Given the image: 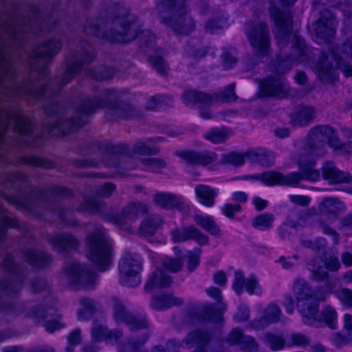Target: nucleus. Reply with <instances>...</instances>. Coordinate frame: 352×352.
Listing matches in <instances>:
<instances>
[{
    "mask_svg": "<svg viewBox=\"0 0 352 352\" xmlns=\"http://www.w3.org/2000/svg\"><path fill=\"white\" fill-rule=\"evenodd\" d=\"M164 223V221L160 216L157 214L151 215L141 222L138 233L144 238L151 237L156 234Z\"/></svg>",
    "mask_w": 352,
    "mask_h": 352,
    "instance_id": "nucleus-28",
    "label": "nucleus"
},
{
    "mask_svg": "<svg viewBox=\"0 0 352 352\" xmlns=\"http://www.w3.org/2000/svg\"><path fill=\"white\" fill-rule=\"evenodd\" d=\"M107 328L94 321L91 328V337L95 342H100L106 338L107 333Z\"/></svg>",
    "mask_w": 352,
    "mask_h": 352,
    "instance_id": "nucleus-60",
    "label": "nucleus"
},
{
    "mask_svg": "<svg viewBox=\"0 0 352 352\" xmlns=\"http://www.w3.org/2000/svg\"><path fill=\"white\" fill-rule=\"evenodd\" d=\"M171 240L175 243H183L189 240L195 241L199 245H207L209 242L208 236L201 232L194 226L177 227L170 231Z\"/></svg>",
    "mask_w": 352,
    "mask_h": 352,
    "instance_id": "nucleus-19",
    "label": "nucleus"
},
{
    "mask_svg": "<svg viewBox=\"0 0 352 352\" xmlns=\"http://www.w3.org/2000/svg\"><path fill=\"white\" fill-rule=\"evenodd\" d=\"M247 157L253 162H256L263 166L270 167L275 162L274 154L265 148H256L248 151Z\"/></svg>",
    "mask_w": 352,
    "mask_h": 352,
    "instance_id": "nucleus-35",
    "label": "nucleus"
},
{
    "mask_svg": "<svg viewBox=\"0 0 352 352\" xmlns=\"http://www.w3.org/2000/svg\"><path fill=\"white\" fill-rule=\"evenodd\" d=\"M335 295L344 306L352 309V290L342 288L336 291Z\"/></svg>",
    "mask_w": 352,
    "mask_h": 352,
    "instance_id": "nucleus-62",
    "label": "nucleus"
},
{
    "mask_svg": "<svg viewBox=\"0 0 352 352\" xmlns=\"http://www.w3.org/2000/svg\"><path fill=\"white\" fill-rule=\"evenodd\" d=\"M31 16L19 17L18 16L10 19L3 23V28L11 36L17 38L21 32H31L38 34L50 31L47 21L43 19V14L39 8L31 6L30 8Z\"/></svg>",
    "mask_w": 352,
    "mask_h": 352,
    "instance_id": "nucleus-8",
    "label": "nucleus"
},
{
    "mask_svg": "<svg viewBox=\"0 0 352 352\" xmlns=\"http://www.w3.org/2000/svg\"><path fill=\"white\" fill-rule=\"evenodd\" d=\"M311 343L309 337L300 333H292L289 336V341L287 343V346L291 347L293 346L305 348Z\"/></svg>",
    "mask_w": 352,
    "mask_h": 352,
    "instance_id": "nucleus-53",
    "label": "nucleus"
},
{
    "mask_svg": "<svg viewBox=\"0 0 352 352\" xmlns=\"http://www.w3.org/2000/svg\"><path fill=\"white\" fill-rule=\"evenodd\" d=\"M292 53L283 58L279 57L278 65L276 68L277 72L283 74L289 72L293 64L299 63L306 58L307 48L304 40L298 35H294L292 40Z\"/></svg>",
    "mask_w": 352,
    "mask_h": 352,
    "instance_id": "nucleus-16",
    "label": "nucleus"
},
{
    "mask_svg": "<svg viewBox=\"0 0 352 352\" xmlns=\"http://www.w3.org/2000/svg\"><path fill=\"white\" fill-rule=\"evenodd\" d=\"M162 21L177 34L188 35L195 30V22L188 14V9L170 17H162Z\"/></svg>",
    "mask_w": 352,
    "mask_h": 352,
    "instance_id": "nucleus-18",
    "label": "nucleus"
},
{
    "mask_svg": "<svg viewBox=\"0 0 352 352\" xmlns=\"http://www.w3.org/2000/svg\"><path fill=\"white\" fill-rule=\"evenodd\" d=\"M62 43L58 39H52L36 47L30 55V65L33 69L40 70L41 78L47 75L46 64L58 54Z\"/></svg>",
    "mask_w": 352,
    "mask_h": 352,
    "instance_id": "nucleus-11",
    "label": "nucleus"
},
{
    "mask_svg": "<svg viewBox=\"0 0 352 352\" xmlns=\"http://www.w3.org/2000/svg\"><path fill=\"white\" fill-rule=\"evenodd\" d=\"M247 279L244 277L243 274L240 270L234 272V280L232 288L237 295L240 296L243 292V288L245 287Z\"/></svg>",
    "mask_w": 352,
    "mask_h": 352,
    "instance_id": "nucleus-61",
    "label": "nucleus"
},
{
    "mask_svg": "<svg viewBox=\"0 0 352 352\" xmlns=\"http://www.w3.org/2000/svg\"><path fill=\"white\" fill-rule=\"evenodd\" d=\"M270 14L277 29L276 38L278 45L282 48L288 43L292 28V16L289 12L281 11L272 3L270 7Z\"/></svg>",
    "mask_w": 352,
    "mask_h": 352,
    "instance_id": "nucleus-15",
    "label": "nucleus"
},
{
    "mask_svg": "<svg viewBox=\"0 0 352 352\" xmlns=\"http://www.w3.org/2000/svg\"><path fill=\"white\" fill-rule=\"evenodd\" d=\"M81 308L77 311V317L79 320H89L96 313L98 303L89 298H82L79 300Z\"/></svg>",
    "mask_w": 352,
    "mask_h": 352,
    "instance_id": "nucleus-39",
    "label": "nucleus"
},
{
    "mask_svg": "<svg viewBox=\"0 0 352 352\" xmlns=\"http://www.w3.org/2000/svg\"><path fill=\"white\" fill-rule=\"evenodd\" d=\"M156 204L163 208H176L182 210L186 208V204L183 197L170 193H158L154 197Z\"/></svg>",
    "mask_w": 352,
    "mask_h": 352,
    "instance_id": "nucleus-29",
    "label": "nucleus"
},
{
    "mask_svg": "<svg viewBox=\"0 0 352 352\" xmlns=\"http://www.w3.org/2000/svg\"><path fill=\"white\" fill-rule=\"evenodd\" d=\"M148 212V206L141 202H132L126 205L116 218V221L124 224L128 221L134 222L139 217Z\"/></svg>",
    "mask_w": 352,
    "mask_h": 352,
    "instance_id": "nucleus-24",
    "label": "nucleus"
},
{
    "mask_svg": "<svg viewBox=\"0 0 352 352\" xmlns=\"http://www.w3.org/2000/svg\"><path fill=\"white\" fill-rule=\"evenodd\" d=\"M142 261L135 254H127L119 262L120 283L123 286L135 287L141 283L140 273Z\"/></svg>",
    "mask_w": 352,
    "mask_h": 352,
    "instance_id": "nucleus-10",
    "label": "nucleus"
},
{
    "mask_svg": "<svg viewBox=\"0 0 352 352\" xmlns=\"http://www.w3.org/2000/svg\"><path fill=\"white\" fill-rule=\"evenodd\" d=\"M184 300L180 297L171 295H161L153 296L151 300V307L156 310H163L175 305H182Z\"/></svg>",
    "mask_w": 352,
    "mask_h": 352,
    "instance_id": "nucleus-38",
    "label": "nucleus"
},
{
    "mask_svg": "<svg viewBox=\"0 0 352 352\" xmlns=\"http://www.w3.org/2000/svg\"><path fill=\"white\" fill-rule=\"evenodd\" d=\"M87 256L100 271H106L111 263L112 247L105 229L97 226L87 237Z\"/></svg>",
    "mask_w": 352,
    "mask_h": 352,
    "instance_id": "nucleus-7",
    "label": "nucleus"
},
{
    "mask_svg": "<svg viewBox=\"0 0 352 352\" xmlns=\"http://www.w3.org/2000/svg\"><path fill=\"white\" fill-rule=\"evenodd\" d=\"M111 302L115 320L118 322H125L131 314L126 310L123 302L119 298L113 297Z\"/></svg>",
    "mask_w": 352,
    "mask_h": 352,
    "instance_id": "nucleus-47",
    "label": "nucleus"
},
{
    "mask_svg": "<svg viewBox=\"0 0 352 352\" xmlns=\"http://www.w3.org/2000/svg\"><path fill=\"white\" fill-rule=\"evenodd\" d=\"M203 314L207 320L217 322L221 320L222 310L221 308L217 309L214 305L210 304L204 306Z\"/></svg>",
    "mask_w": 352,
    "mask_h": 352,
    "instance_id": "nucleus-56",
    "label": "nucleus"
},
{
    "mask_svg": "<svg viewBox=\"0 0 352 352\" xmlns=\"http://www.w3.org/2000/svg\"><path fill=\"white\" fill-rule=\"evenodd\" d=\"M68 346L65 348L66 352H73L74 346L81 342L80 329L77 328L72 331L67 336Z\"/></svg>",
    "mask_w": 352,
    "mask_h": 352,
    "instance_id": "nucleus-63",
    "label": "nucleus"
},
{
    "mask_svg": "<svg viewBox=\"0 0 352 352\" xmlns=\"http://www.w3.org/2000/svg\"><path fill=\"white\" fill-rule=\"evenodd\" d=\"M292 289L297 308L303 317L304 323L314 325L317 321L316 316L319 309L318 303L314 301V290L305 279L300 278L295 280Z\"/></svg>",
    "mask_w": 352,
    "mask_h": 352,
    "instance_id": "nucleus-9",
    "label": "nucleus"
},
{
    "mask_svg": "<svg viewBox=\"0 0 352 352\" xmlns=\"http://www.w3.org/2000/svg\"><path fill=\"white\" fill-rule=\"evenodd\" d=\"M148 339L147 335H144L141 338L129 339L119 346L118 352H138Z\"/></svg>",
    "mask_w": 352,
    "mask_h": 352,
    "instance_id": "nucleus-45",
    "label": "nucleus"
},
{
    "mask_svg": "<svg viewBox=\"0 0 352 352\" xmlns=\"http://www.w3.org/2000/svg\"><path fill=\"white\" fill-rule=\"evenodd\" d=\"M6 127H12L18 133L25 136L26 144L34 146L33 142L34 132L33 125L31 121L20 113L9 114L8 116V124Z\"/></svg>",
    "mask_w": 352,
    "mask_h": 352,
    "instance_id": "nucleus-21",
    "label": "nucleus"
},
{
    "mask_svg": "<svg viewBox=\"0 0 352 352\" xmlns=\"http://www.w3.org/2000/svg\"><path fill=\"white\" fill-rule=\"evenodd\" d=\"M247 157L246 154H241L235 152H232L223 155V160L226 163L231 164L235 166H240L245 162V157Z\"/></svg>",
    "mask_w": 352,
    "mask_h": 352,
    "instance_id": "nucleus-59",
    "label": "nucleus"
},
{
    "mask_svg": "<svg viewBox=\"0 0 352 352\" xmlns=\"http://www.w3.org/2000/svg\"><path fill=\"white\" fill-rule=\"evenodd\" d=\"M235 85L234 82L231 83L223 91L211 95L213 102H230L235 101L237 98L234 93Z\"/></svg>",
    "mask_w": 352,
    "mask_h": 352,
    "instance_id": "nucleus-48",
    "label": "nucleus"
},
{
    "mask_svg": "<svg viewBox=\"0 0 352 352\" xmlns=\"http://www.w3.org/2000/svg\"><path fill=\"white\" fill-rule=\"evenodd\" d=\"M228 132L229 130L226 128H213L206 133L204 137L214 144H220L228 139Z\"/></svg>",
    "mask_w": 352,
    "mask_h": 352,
    "instance_id": "nucleus-49",
    "label": "nucleus"
},
{
    "mask_svg": "<svg viewBox=\"0 0 352 352\" xmlns=\"http://www.w3.org/2000/svg\"><path fill=\"white\" fill-rule=\"evenodd\" d=\"M23 254L26 261L34 268H45L52 261V257L49 254L36 249H28Z\"/></svg>",
    "mask_w": 352,
    "mask_h": 352,
    "instance_id": "nucleus-32",
    "label": "nucleus"
},
{
    "mask_svg": "<svg viewBox=\"0 0 352 352\" xmlns=\"http://www.w3.org/2000/svg\"><path fill=\"white\" fill-rule=\"evenodd\" d=\"M3 185L5 189L13 188L17 192L15 195H9L1 192V196L8 201L30 212L49 211L65 226L77 225L73 211L63 208L60 204V198L69 197L73 195L70 189L54 186L46 190H36L30 185L29 178L20 173L7 174L3 179Z\"/></svg>",
    "mask_w": 352,
    "mask_h": 352,
    "instance_id": "nucleus-2",
    "label": "nucleus"
},
{
    "mask_svg": "<svg viewBox=\"0 0 352 352\" xmlns=\"http://www.w3.org/2000/svg\"><path fill=\"white\" fill-rule=\"evenodd\" d=\"M261 97L286 98L289 89L285 78L283 77H269L259 83Z\"/></svg>",
    "mask_w": 352,
    "mask_h": 352,
    "instance_id": "nucleus-17",
    "label": "nucleus"
},
{
    "mask_svg": "<svg viewBox=\"0 0 352 352\" xmlns=\"http://www.w3.org/2000/svg\"><path fill=\"white\" fill-rule=\"evenodd\" d=\"M124 323L133 331L147 329L148 327V322L146 317L141 315H133L131 314Z\"/></svg>",
    "mask_w": 352,
    "mask_h": 352,
    "instance_id": "nucleus-52",
    "label": "nucleus"
},
{
    "mask_svg": "<svg viewBox=\"0 0 352 352\" xmlns=\"http://www.w3.org/2000/svg\"><path fill=\"white\" fill-rule=\"evenodd\" d=\"M198 201L206 207H212L215 202L217 191L207 185L199 184L195 188Z\"/></svg>",
    "mask_w": 352,
    "mask_h": 352,
    "instance_id": "nucleus-37",
    "label": "nucleus"
},
{
    "mask_svg": "<svg viewBox=\"0 0 352 352\" xmlns=\"http://www.w3.org/2000/svg\"><path fill=\"white\" fill-rule=\"evenodd\" d=\"M107 14L104 21L88 19L85 32L111 43H129L139 37L142 44L149 45L155 41V36L150 30H142L138 17L129 14L122 3L113 2Z\"/></svg>",
    "mask_w": 352,
    "mask_h": 352,
    "instance_id": "nucleus-4",
    "label": "nucleus"
},
{
    "mask_svg": "<svg viewBox=\"0 0 352 352\" xmlns=\"http://www.w3.org/2000/svg\"><path fill=\"white\" fill-rule=\"evenodd\" d=\"M30 285L33 293H39L42 292L49 293L50 292V284L43 278H34L32 280Z\"/></svg>",
    "mask_w": 352,
    "mask_h": 352,
    "instance_id": "nucleus-64",
    "label": "nucleus"
},
{
    "mask_svg": "<svg viewBox=\"0 0 352 352\" xmlns=\"http://www.w3.org/2000/svg\"><path fill=\"white\" fill-rule=\"evenodd\" d=\"M274 221V217L270 213H263L254 217L252 222V226L260 230L270 229Z\"/></svg>",
    "mask_w": 352,
    "mask_h": 352,
    "instance_id": "nucleus-50",
    "label": "nucleus"
},
{
    "mask_svg": "<svg viewBox=\"0 0 352 352\" xmlns=\"http://www.w3.org/2000/svg\"><path fill=\"white\" fill-rule=\"evenodd\" d=\"M182 99L184 104L190 107L204 108L210 106L213 102V98L211 95L204 92L188 90L183 93Z\"/></svg>",
    "mask_w": 352,
    "mask_h": 352,
    "instance_id": "nucleus-26",
    "label": "nucleus"
},
{
    "mask_svg": "<svg viewBox=\"0 0 352 352\" xmlns=\"http://www.w3.org/2000/svg\"><path fill=\"white\" fill-rule=\"evenodd\" d=\"M322 316L327 326L332 329L337 328V313L331 306H326L322 311Z\"/></svg>",
    "mask_w": 352,
    "mask_h": 352,
    "instance_id": "nucleus-55",
    "label": "nucleus"
},
{
    "mask_svg": "<svg viewBox=\"0 0 352 352\" xmlns=\"http://www.w3.org/2000/svg\"><path fill=\"white\" fill-rule=\"evenodd\" d=\"M263 341L273 351H280L287 346L282 333L267 332L263 336Z\"/></svg>",
    "mask_w": 352,
    "mask_h": 352,
    "instance_id": "nucleus-43",
    "label": "nucleus"
},
{
    "mask_svg": "<svg viewBox=\"0 0 352 352\" xmlns=\"http://www.w3.org/2000/svg\"><path fill=\"white\" fill-rule=\"evenodd\" d=\"M22 162L25 164L36 167L51 168L53 166V164L50 161L38 157L35 155L25 156L23 158Z\"/></svg>",
    "mask_w": 352,
    "mask_h": 352,
    "instance_id": "nucleus-58",
    "label": "nucleus"
},
{
    "mask_svg": "<svg viewBox=\"0 0 352 352\" xmlns=\"http://www.w3.org/2000/svg\"><path fill=\"white\" fill-rule=\"evenodd\" d=\"M337 21L333 14L325 9L320 13L319 19L315 24V32L317 37L329 42L336 34Z\"/></svg>",
    "mask_w": 352,
    "mask_h": 352,
    "instance_id": "nucleus-20",
    "label": "nucleus"
},
{
    "mask_svg": "<svg viewBox=\"0 0 352 352\" xmlns=\"http://www.w3.org/2000/svg\"><path fill=\"white\" fill-rule=\"evenodd\" d=\"M1 267L9 275L0 278V316L13 318L23 314L25 317L33 318L36 322H43L49 316L60 318L56 309L50 307L43 309L34 302H26L20 305L6 302V298L13 299L19 296L23 288L25 275L22 267L14 261L10 254L5 256Z\"/></svg>",
    "mask_w": 352,
    "mask_h": 352,
    "instance_id": "nucleus-5",
    "label": "nucleus"
},
{
    "mask_svg": "<svg viewBox=\"0 0 352 352\" xmlns=\"http://www.w3.org/2000/svg\"><path fill=\"white\" fill-rule=\"evenodd\" d=\"M18 226L17 220L12 217L5 208L0 207V241L4 239L8 228Z\"/></svg>",
    "mask_w": 352,
    "mask_h": 352,
    "instance_id": "nucleus-44",
    "label": "nucleus"
},
{
    "mask_svg": "<svg viewBox=\"0 0 352 352\" xmlns=\"http://www.w3.org/2000/svg\"><path fill=\"white\" fill-rule=\"evenodd\" d=\"M64 274L69 283L76 289L94 287L96 274L77 261L67 262L65 265Z\"/></svg>",
    "mask_w": 352,
    "mask_h": 352,
    "instance_id": "nucleus-12",
    "label": "nucleus"
},
{
    "mask_svg": "<svg viewBox=\"0 0 352 352\" xmlns=\"http://www.w3.org/2000/svg\"><path fill=\"white\" fill-rule=\"evenodd\" d=\"M142 164H144L148 170L157 173L162 168L166 166V163L162 159L155 158H143L141 159Z\"/></svg>",
    "mask_w": 352,
    "mask_h": 352,
    "instance_id": "nucleus-57",
    "label": "nucleus"
},
{
    "mask_svg": "<svg viewBox=\"0 0 352 352\" xmlns=\"http://www.w3.org/2000/svg\"><path fill=\"white\" fill-rule=\"evenodd\" d=\"M330 60L335 62L336 67L340 68L346 77L352 76V66L343 60L342 54L338 55L334 50H332L330 51V54L322 52L316 65L320 80L327 81L332 78L333 66Z\"/></svg>",
    "mask_w": 352,
    "mask_h": 352,
    "instance_id": "nucleus-13",
    "label": "nucleus"
},
{
    "mask_svg": "<svg viewBox=\"0 0 352 352\" xmlns=\"http://www.w3.org/2000/svg\"><path fill=\"white\" fill-rule=\"evenodd\" d=\"M337 133L334 129L328 125H318L312 128L307 136V142L298 160L300 172H292L283 175L278 171H267L261 174L248 175L247 179L263 182L267 186H296L302 180L316 182L320 179L318 170L314 168L315 157L326 154L327 144L336 146Z\"/></svg>",
    "mask_w": 352,
    "mask_h": 352,
    "instance_id": "nucleus-3",
    "label": "nucleus"
},
{
    "mask_svg": "<svg viewBox=\"0 0 352 352\" xmlns=\"http://www.w3.org/2000/svg\"><path fill=\"white\" fill-rule=\"evenodd\" d=\"M95 58L96 54L94 47L87 41H80L77 50L72 53L71 58L68 60L63 75L57 80V85L55 88H52L49 83L39 86L28 84L19 87L16 91V94L21 98L35 99H41L56 95L80 73L84 67L94 61Z\"/></svg>",
    "mask_w": 352,
    "mask_h": 352,
    "instance_id": "nucleus-6",
    "label": "nucleus"
},
{
    "mask_svg": "<svg viewBox=\"0 0 352 352\" xmlns=\"http://www.w3.org/2000/svg\"><path fill=\"white\" fill-rule=\"evenodd\" d=\"M281 311L279 307L274 303L270 304L265 309L264 316L252 322V327L256 329H261L267 325L279 321Z\"/></svg>",
    "mask_w": 352,
    "mask_h": 352,
    "instance_id": "nucleus-30",
    "label": "nucleus"
},
{
    "mask_svg": "<svg viewBox=\"0 0 352 352\" xmlns=\"http://www.w3.org/2000/svg\"><path fill=\"white\" fill-rule=\"evenodd\" d=\"M148 62L152 68L156 72L162 76H165L168 74L170 67L166 60L160 55H151L148 56Z\"/></svg>",
    "mask_w": 352,
    "mask_h": 352,
    "instance_id": "nucleus-46",
    "label": "nucleus"
},
{
    "mask_svg": "<svg viewBox=\"0 0 352 352\" xmlns=\"http://www.w3.org/2000/svg\"><path fill=\"white\" fill-rule=\"evenodd\" d=\"M179 156L194 165L206 166L217 160L214 153H199L194 151L182 152Z\"/></svg>",
    "mask_w": 352,
    "mask_h": 352,
    "instance_id": "nucleus-33",
    "label": "nucleus"
},
{
    "mask_svg": "<svg viewBox=\"0 0 352 352\" xmlns=\"http://www.w3.org/2000/svg\"><path fill=\"white\" fill-rule=\"evenodd\" d=\"M164 140L162 137H153L151 138H148L144 141H138L136 142L131 151L132 154H138L143 155H157L160 152V148L157 146H151L148 143L153 142L157 143Z\"/></svg>",
    "mask_w": 352,
    "mask_h": 352,
    "instance_id": "nucleus-34",
    "label": "nucleus"
},
{
    "mask_svg": "<svg viewBox=\"0 0 352 352\" xmlns=\"http://www.w3.org/2000/svg\"><path fill=\"white\" fill-rule=\"evenodd\" d=\"M322 177L329 184H342L351 182V175L340 170L331 162H325L322 167Z\"/></svg>",
    "mask_w": 352,
    "mask_h": 352,
    "instance_id": "nucleus-25",
    "label": "nucleus"
},
{
    "mask_svg": "<svg viewBox=\"0 0 352 352\" xmlns=\"http://www.w3.org/2000/svg\"><path fill=\"white\" fill-rule=\"evenodd\" d=\"M115 89H103L93 98L79 99L71 109H66L56 102L47 104L44 110L49 116H58L56 121L45 124V130L52 136L65 135L85 124L88 116L102 108H108L106 117L110 120L116 119H136L142 112L127 102H118Z\"/></svg>",
    "mask_w": 352,
    "mask_h": 352,
    "instance_id": "nucleus-1",
    "label": "nucleus"
},
{
    "mask_svg": "<svg viewBox=\"0 0 352 352\" xmlns=\"http://www.w3.org/2000/svg\"><path fill=\"white\" fill-rule=\"evenodd\" d=\"M316 117L315 108L309 105L298 107L291 115V123L295 126L309 125Z\"/></svg>",
    "mask_w": 352,
    "mask_h": 352,
    "instance_id": "nucleus-27",
    "label": "nucleus"
},
{
    "mask_svg": "<svg viewBox=\"0 0 352 352\" xmlns=\"http://www.w3.org/2000/svg\"><path fill=\"white\" fill-rule=\"evenodd\" d=\"M307 269L311 273V279L315 281L325 280L324 291L326 293H332L336 287L338 280L328 279L329 274L326 266L319 258H314L307 265Z\"/></svg>",
    "mask_w": 352,
    "mask_h": 352,
    "instance_id": "nucleus-22",
    "label": "nucleus"
},
{
    "mask_svg": "<svg viewBox=\"0 0 352 352\" xmlns=\"http://www.w3.org/2000/svg\"><path fill=\"white\" fill-rule=\"evenodd\" d=\"M172 283V277L162 270L157 268L149 276V279L144 287V289L148 292L154 288L160 289L169 287Z\"/></svg>",
    "mask_w": 352,
    "mask_h": 352,
    "instance_id": "nucleus-31",
    "label": "nucleus"
},
{
    "mask_svg": "<svg viewBox=\"0 0 352 352\" xmlns=\"http://www.w3.org/2000/svg\"><path fill=\"white\" fill-rule=\"evenodd\" d=\"M346 209L344 204L336 197H325L320 203L318 210L322 214H329L337 217L338 213Z\"/></svg>",
    "mask_w": 352,
    "mask_h": 352,
    "instance_id": "nucleus-36",
    "label": "nucleus"
},
{
    "mask_svg": "<svg viewBox=\"0 0 352 352\" xmlns=\"http://www.w3.org/2000/svg\"><path fill=\"white\" fill-rule=\"evenodd\" d=\"M47 240L54 251L65 252L76 250L80 246L79 241L69 233H56L50 234Z\"/></svg>",
    "mask_w": 352,
    "mask_h": 352,
    "instance_id": "nucleus-23",
    "label": "nucleus"
},
{
    "mask_svg": "<svg viewBox=\"0 0 352 352\" xmlns=\"http://www.w3.org/2000/svg\"><path fill=\"white\" fill-rule=\"evenodd\" d=\"M188 9L187 0H162L160 3L157 6V10L160 13L164 11H169L173 15L184 12Z\"/></svg>",
    "mask_w": 352,
    "mask_h": 352,
    "instance_id": "nucleus-41",
    "label": "nucleus"
},
{
    "mask_svg": "<svg viewBox=\"0 0 352 352\" xmlns=\"http://www.w3.org/2000/svg\"><path fill=\"white\" fill-rule=\"evenodd\" d=\"M193 220L197 226L202 228L210 234L215 236L221 235V230L212 217L195 214L193 217Z\"/></svg>",
    "mask_w": 352,
    "mask_h": 352,
    "instance_id": "nucleus-40",
    "label": "nucleus"
},
{
    "mask_svg": "<svg viewBox=\"0 0 352 352\" xmlns=\"http://www.w3.org/2000/svg\"><path fill=\"white\" fill-rule=\"evenodd\" d=\"M245 33L256 53L265 56L270 48V33L263 22H250L245 25Z\"/></svg>",
    "mask_w": 352,
    "mask_h": 352,
    "instance_id": "nucleus-14",
    "label": "nucleus"
},
{
    "mask_svg": "<svg viewBox=\"0 0 352 352\" xmlns=\"http://www.w3.org/2000/svg\"><path fill=\"white\" fill-rule=\"evenodd\" d=\"M104 210V202L96 196H91L87 198L78 208L79 212H89L92 214H102Z\"/></svg>",
    "mask_w": 352,
    "mask_h": 352,
    "instance_id": "nucleus-42",
    "label": "nucleus"
},
{
    "mask_svg": "<svg viewBox=\"0 0 352 352\" xmlns=\"http://www.w3.org/2000/svg\"><path fill=\"white\" fill-rule=\"evenodd\" d=\"M162 267L171 272H179L183 267V261L179 258L164 257L162 259Z\"/></svg>",
    "mask_w": 352,
    "mask_h": 352,
    "instance_id": "nucleus-54",
    "label": "nucleus"
},
{
    "mask_svg": "<svg viewBox=\"0 0 352 352\" xmlns=\"http://www.w3.org/2000/svg\"><path fill=\"white\" fill-rule=\"evenodd\" d=\"M87 74L96 80H106L113 76L114 72L110 67L101 66L87 71Z\"/></svg>",
    "mask_w": 352,
    "mask_h": 352,
    "instance_id": "nucleus-51",
    "label": "nucleus"
}]
</instances>
